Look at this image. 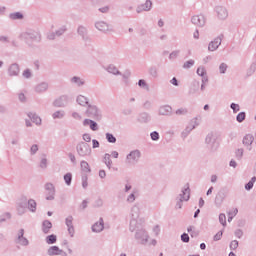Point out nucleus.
Wrapping results in <instances>:
<instances>
[{"instance_id":"1","label":"nucleus","mask_w":256,"mask_h":256,"mask_svg":"<svg viewBox=\"0 0 256 256\" xmlns=\"http://www.w3.org/2000/svg\"><path fill=\"white\" fill-rule=\"evenodd\" d=\"M20 37L28 45H31V43H41V32L37 30H28L23 32Z\"/></svg>"},{"instance_id":"2","label":"nucleus","mask_w":256,"mask_h":256,"mask_svg":"<svg viewBox=\"0 0 256 256\" xmlns=\"http://www.w3.org/2000/svg\"><path fill=\"white\" fill-rule=\"evenodd\" d=\"M191 198V189L189 188V183H187L182 189L179 197L176 198L175 209H183V201H188Z\"/></svg>"},{"instance_id":"3","label":"nucleus","mask_w":256,"mask_h":256,"mask_svg":"<svg viewBox=\"0 0 256 256\" xmlns=\"http://www.w3.org/2000/svg\"><path fill=\"white\" fill-rule=\"evenodd\" d=\"M86 116L94 121H101L103 119V112L97 107V105L89 104L86 109Z\"/></svg>"},{"instance_id":"4","label":"nucleus","mask_w":256,"mask_h":256,"mask_svg":"<svg viewBox=\"0 0 256 256\" xmlns=\"http://www.w3.org/2000/svg\"><path fill=\"white\" fill-rule=\"evenodd\" d=\"M76 153L79 157H91V145H89L87 142H79L76 145Z\"/></svg>"},{"instance_id":"5","label":"nucleus","mask_w":256,"mask_h":256,"mask_svg":"<svg viewBox=\"0 0 256 256\" xmlns=\"http://www.w3.org/2000/svg\"><path fill=\"white\" fill-rule=\"evenodd\" d=\"M139 159H141V151L140 150H132L126 156V165H137L139 163Z\"/></svg>"},{"instance_id":"6","label":"nucleus","mask_w":256,"mask_h":256,"mask_svg":"<svg viewBox=\"0 0 256 256\" xmlns=\"http://www.w3.org/2000/svg\"><path fill=\"white\" fill-rule=\"evenodd\" d=\"M135 239L140 243V245H145L149 242V233L145 229L141 228L136 230Z\"/></svg>"},{"instance_id":"7","label":"nucleus","mask_w":256,"mask_h":256,"mask_svg":"<svg viewBox=\"0 0 256 256\" xmlns=\"http://www.w3.org/2000/svg\"><path fill=\"white\" fill-rule=\"evenodd\" d=\"M44 189L46 191V201H55V193H57L55 185L51 182H47L44 185Z\"/></svg>"},{"instance_id":"8","label":"nucleus","mask_w":256,"mask_h":256,"mask_svg":"<svg viewBox=\"0 0 256 256\" xmlns=\"http://www.w3.org/2000/svg\"><path fill=\"white\" fill-rule=\"evenodd\" d=\"M205 143L210 151H217V149H219V143H217V138H215L213 133H209L206 136Z\"/></svg>"},{"instance_id":"9","label":"nucleus","mask_w":256,"mask_h":256,"mask_svg":"<svg viewBox=\"0 0 256 256\" xmlns=\"http://www.w3.org/2000/svg\"><path fill=\"white\" fill-rule=\"evenodd\" d=\"M228 193H229V190L227 188L220 189L216 194V197L214 200L215 205H217L218 207L221 206L223 204V201H225Z\"/></svg>"},{"instance_id":"10","label":"nucleus","mask_w":256,"mask_h":256,"mask_svg":"<svg viewBox=\"0 0 256 256\" xmlns=\"http://www.w3.org/2000/svg\"><path fill=\"white\" fill-rule=\"evenodd\" d=\"M223 37V34H221L218 37H216L213 41H211L208 45V51H217V49H219V46H221Z\"/></svg>"},{"instance_id":"11","label":"nucleus","mask_w":256,"mask_h":256,"mask_svg":"<svg viewBox=\"0 0 256 256\" xmlns=\"http://www.w3.org/2000/svg\"><path fill=\"white\" fill-rule=\"evenodd\" d=\"M68 103H69V96L62 95L56 100H54L53 105L54 107H67Z\"/></svg>"},{"instance_id":"12","label":"nucleus","mask_w":256,"mask_h":256,"mask_svg":"<svg viewBox=\"0 0 256 256\" xmlns=\"http://www.w3.org/2000/svg\"><path fill=\"white\" fill-rule=\"evenodd\" d=\"M191 22L193 23V25H196L197 27H205L206 19L205 16H203L202 14L194 15L191 18Z\"/></svg>"},{"instance_id":"13","label":"nucleus","mask_w":256,"mask_h":256,"mask_svg":"<svg viewBox=\"0 0 256 256\" xmlns=\"http://www.w3.org/2000/svg\"><path fill=\"white\" fill-rule=\"evenodd\" d=\"M153 9V2L151 0H146L144 4H140L136 8V13H143V11H151Z\"/></svg>"},{"instance_id":"14","label":"nucleus","mask_w":256,"mask_h":256,"mask_svg":"<svg viewBox=\"0 0 256 256\" xmlns=\"http://www.w3.org/2000/svg\"><path fill=\"white\" fill-rule=\"evenodd\" d=\"M77 33L80 37H82V41H90L91 38L89 37L87 27L80 25L77 28Z\"/></svg>"},{"instance_id":"15","label":"nucleus","mask_w":256,"mask_h":256,"mask_svg":"<svg viewBox=\"0 0 256 256\" xmlns=\"http://www.w3.org/2000/svg\"><path fill=\"white\" fill-rule=\"evenodd\" d=\"M95 27H96V29H98V31H102V33H107L108 31H112L111 25H109L105 21L96 22Z\"/></svg>"},{"instance_id":"16","label":"nucleus","mask_w":256,"mask_h":256,"mask_svg":"<svg viewBox=\"0 0 256 256\" xmlns=\"http://www.w3.org/2000/svg\"><path fill=\"white\" fill-rule=\"evenodd\" d=\"M255 141V137L252 134H246L243 137L242 143L243 145L248 149V151H251L253 145V142Z\"/></svg>"},{"instance_id":"17","label":"nucleus","mask_w":256,"mask_h":256,"mask_svg":"<svg viewBox=\"0 0 256 256\" xmlns=\"http://www.w3.org/2000/svg\"><path fill=\"white\" fill-rule=\"evenodd\" d=\"M23 235H25V230L20 229L16 243H18V245H22L23 247H27V245H29V240L25 238Z\"/></svg>"},{"instance_id":"18","label":"nucleus","mask_w":256,"mask_h":256,"mask_svg":"<svg viewBox=\"0 0 256 256\" xmlns=\"http://www.w3.org/2000/svg\"><path fill=\"white\" fill-rule=\"evenodd\" d=\"M215 11H216L219 19L225 20V19H227V17H229V12H227V8H225L223 6H217L215 8Z\"/></svg>"},{"instance_id":"19","label":"nucleus","mask_w":256,"mask_h":256,"mask_svg":"<svg viewBox=\"0 0 256 256\" xmlns=\"http://www.w3.org/2000/svg\"><path fill=\"white\" fill-rule=\"evenodd\" d=\"M21 69L19 68V64L13 63L8 68V75L10 77H17L20 73Z\"/></svg>"},{"instance_id":"20","label":"nucleus","mask_w":256,"mask_h":256,"mask_svg":"<svg viewBox=\"0 0 256 256\" xmlns=\"http://www.w3.org/2000/svg\"><path fill=\"white\" fill-rule=\"evenodd\" d=\"M173 113V108L169 105L160 106L158 115L169 117Z\"/></svg>"},{"instance_id":"21","label":"nucleus","mask_w":256,"mask_h":256,"mask_svg":"<svg viewBox=\"0 0 256 256\" xmlns=\"http://www.w3.org/2000/svg\"><path fill=\"white\" fill-rule=\"evenodd\" d=\"M66 226L68 227V233L70 237L75 236V227L73 226V216H68L65 219Z\"/></svg>"},{"instance_id":"22","label":"nucleus","mask_w":256,"mask_h":256,"mask_svg":"<svg viewBox=\"0 0 256 256\" xmlns=\"http://www.w3.org/2000/svg\"><path fill=\"white\" fill-rule=\"evenodd\" d=\"M105 229V222L103 218H100L98 222L94 223L92 226L93 233H101Z\"/></svg>"},{"instance_id":"23","label":"nucleus","mask_w":256,"mask_h":256,"mask_svg":"<svg viewBox=\"0 0 256 256\" xmlns=\"http://www.w3.org/2000/svg\"><path fill=\"white\" fill-rule=\"evenodd\" d=\"M83 125H84V127H87L89 125L91 131H99V124H97V122H95V120L85 119L83 121Z\"/></svg>"},{"instance_id":"24","label":"nucleus","mask_w":256,"mask_h":256,"mask_svg":"<svg viewBox=\"0 0 256 256\" xmlns=\"http://www.w3.org/2000/svg\"><path fill=\"white\" fill-rule=\"evenodd\" d=\"M138 123H149L151 121V115L147 112H142L137 117Z\"/></svg>"},{"instance_id":"25","label":"nucleus","mask_w":256,"mask_h":256,"mask_svg":"<svg viewBox=\"0 0 256 256\" xmlns=\"http://www.w3.org/2000/svg\"><path fill=\"white\" fill-rule=\"evenodd\" d=\"M49 89V83L41 82L35 86L36 93H45Z\"/></svg>"},{"instance_id":"26","label":"nucleus","mask_w":256,"mask_h":256,"mask_svg":"<svg viewBox=\"0 0 256 256\" xmlns=\"http://www.w3.org/2000/svg\"><path fill=\"white\" fill-rule=\"evenodd\" d=\"M18 215H25L27 211V200H22L18 203L17 206Z\"/></svg>"},{"instance_id":"27","label":"nucleus","mask_w":256,"mask_h":256,"mask_svg":"<svg viewBox=\"0 0 256 256\" xmlns=\"http://www.w3.org/2000/svg\"><path fill=\"white\" fill-rule=\"evenodd\" d=\"M51 229H53V223L49 220H44L42 222V232L47 235L50 233Z\"/></svg>"},{"instance_id":"28","label":"nucleus","mask_w":256,"mask_h":256,"mask_svg":"<svg viewBox=\"0 0 256 256\" xmlns=\"http://www.w3.org/2000/svg\"><path fill=\"white\" fill-rule=\"evenodd\" d=\"M200 83L197 80H194L191 83L190 89H189V94L190 95H195V93H199V87H200Z\"/></svg>"},{"instance_id":"29","label":"nucleus","mask_w":256,"mask_h":256,"mask_svg":"<svg viewBox=\"0 0 256 256\" xmlns=\"http://www.w3.org/2000/svg\"><path fill=\"white\" fill-rule=\"evenodd\" d=\"M9 19L12 21H21L25 19V16L21 12H14L9 14Z\"/></svg>"},{"instance_id":"30","label":"nucleus","mask_w":256,"mask_h":256,"mask_svg":"<svg viewBox=\"0 0 256 256\" xmlns=\"http://www.w3.org/2000/svg\"><path fill=\"white\" fill-rule=\"evenodd\" d=\"M29 119H31L32 123L35 125H41V117H39L36 113L30 112L27 114Z\"/></svg>"},{"instance_id":"31","label":"nucleus","mask_w":256,"mask_h":256,"mask_svg":"<svg viewBox=\"0 0 256 256\" xmlns=\"http://www.w3.org/2000/svg\"><path fill=\"white\" fill-rule=\"evenodd\" d=\"M78 105H81V107H86V105H90L89 104V98L83 96V95H79L76 99Z\"/></svg>"},{"instance_id":"32","label":"nucleus","mask_w":256,"mask_h":256,"mask_svg":"<svg viewBox=\"0 0 256 256\" xmlns=\"http://www.w3.org/2000/svg\"><path fill=\"white\" fill-rule=\"evenodd\" d=\"M47 253L50 256L61 255L63 253V250L59 249L58 246H51L48 249Z\"/></svg>"},{"instance_id":"33","label":"nucleus","mask_w":256,"mask_h":256,"mask_svg":"<svg viewBox=\"0 0 256 256\" xmlns=\"http://www.w3.org/2000/svg\"><path fill=\"white\" fill-rule=\"evenodd\" d=\"M70 82L76 85L77 87H83L85 85V81L81 79L79 76H74L70 79Z\"/></svg>"},{"instance_id":"34","label":"nucleus","mask_w":256,"mask_h":256,"mask_svg":"<svg viewBox=\"0 0 256 256\" xmlns=\"http://www.w3.org/2000/svg\"><path fill=\"white\" fill-rule=\"evenodd\" d=\"M106 71L108 73H111L112 75H121V71H119V69H117V66H115L114 64H110L106 67Z\"/></svg>"},{"instance_id":"35","label":"nucleus","mask_w":256,"mask_h":256,"mask_svg":"<svg viewBox=\"0 0 256 256\" xmlns=\"http://www.w3.org/2000/svg\"><path fill=\"white\" fill-rule=\"evenodd\" d=\"M27 207L31 213H35L37 211V202L34 199H29L27 201Z\"/></svg>"},{"instance_id":"36","label":"nucleus","mask_w":256,"mask_h":256,"mask_svg":"<svg viewBox=\"0 0 256 256\" xmlns=\"http://www.w3.org/2000/svg\"><path fill=\"white\" fill-rule=\"evenodd\" d=\"M139 213H140L139 206L138 205H134L131 208V212H130L131 219H139Z\"/></svg>"},{"instance_id":"37","label":"nucleus","mask_w":256,"mask_h":256,"mask_svg":"<svg viewBox=\"0 0 256 256\" xmlns=\"http://www.w3.org/2000/svg\"><path fill=\"white\" fill-rule=\"evenodd\" d=\"M80 167L84 173H91V167L89 166V163L85 160H82L80 162Z\"/></svg>"},{"instance_id":"38","label":"nucleus","mask_w":256,"mask_h":256,"mask_svg":"<svg viewBox=\"0 0 256 256\" xmlns=\"http://www.w3.org/2000/svg\"><path fill=\"white\" fill-rule=\"evenodd\" d=\"M130 231L133 233L134 231H137L139 229V224H137V218H131L130 220Z\"/></svg>"},{"instance_id":"39","label":"nucleus","mask_w":256,"mask_h":256,"mask_svg":"<svg viewBox=\"0 0 256 256\" xmlns=\"http://www.w3.org/2000/svg\"><path fill=\"white\" fill-rule=\"evenodd\" d=\"M104 163L108 167V169H111V166L113 165V161L111 160V154L106 153L104 155Z\"/></svg>"},{"instance_id":"40","label":"nucleus","mask_w":256,"mask_h":256,"mask_svg":"<svg viewBox=\"0 0 256 256\" xmlns=\"http://www.w3.org/2000/svg\"><path fill=\"white\" fill-rule=\"evenodd\" d=\"M46 243L48 245H54V243H57V235L51 234L46 237Z\"/></svg>"},{"instance_id":"41","label":"nucleus","mask_w":256,"mask_h":256,"mask_svg":"<svg viewBox=\"0 0 256 256\" xmlns=\"http://www.w3.org/2000/svg\"><path fill=\"white\" fill-rule=\"evenodd\" d=\"M148 73L149 75H151V77H153V79H157V77L159 76V72L156 66L150 67Z\"/></svg>"},{"instance_id":"42","label":"nucleus","mask_w":256,"mask_h":256,"mask_svg":"<svg viewBox=\"0 0 256 256\" xmlns=\"http://www.w3.org/2000/svg\"><path fill=\"white\" fill-rule=\"evenodd\" d=\"M195 129V126H192V127H186L185 130L182 131L181 133V137L182 139H187V137H189V133H191V131Z\"/></svg>"},{"instance_id":"43","label":"nucleus","mask_w":256,"mask_h":256,"mask_svg":"<svg viewBox=\"0 0 256 256\" xmlns=\"http://www.w3.org/2000/svg\"><path fill=\"white\" fill-rule=\"evenodd\" d=\"M64 181L66 183V185L71 186V183L73 181V174H71V172H68L64 175Z\"/></svg>"},{"instance_id":"44","label":"nucleus","mask_w":256,"mask_h":256,"mask_svg":"<svg viewBox=\"0 0 256 256\" xmlns=\"http://www.w3.org/2000/svg\"><path fill=\"white\" fill-rule=\"evenodd\" d=\"M53 119H63L65 117V111L58 110L52 114Z\"/></svg>"},{"instance_id":"45","label":"nucleus","mask_w":256,"mask_h":256,"mask_svg":"<svg viewBox=\"0 0 256 256\" xmlns=\"http://www.w3.org/2000/svg\"><path fill=\"white\" fill-rule=\"evenodd\" d=\"M255 181H256V177L253 176L251 178V180L245 184V189L246 191H251V189H253V185H255Z\"/></svg>"},{"instance_id":"46","label":"nucleus","mask_w":256,"mask_h":256,"mask_svg":"<svg viewBox=\"0 0 256 256\" xmlns=\"http://www.w3.org/2000/svg\"><path fill=\"white\" fill-rule=\"evenodd\" d=\"M66 32H67V26H62L55 31V35L56 37H61L62 35H65Z\"/></svg>"},{"instance_id":"47","label":"nucleus","mask_w":256,"mask_h":256,"mask_svg":"<svg viewBox=\"0 0 256 256\" xmlns=\"http://www.w3.org/2000/svg\"><path fill=\"white\" fill-rule=\"evenodd\" d=\"M246 117H247V114H246L245 112H240V113H238V115L236 116V121H237L238 123H243V121H245Z\"/></svg>"},{"instance_id":"48","label":"nucleus","mask_w":256,"mask_h":256,"mask_svg":"<svg viewBox=\"0 0 256 256\" xmlns=\"http://www.w3.org/2000/svg\"><path fill=\"white\" fill-rule=\"evenodd\" d=\"M106 140L108 141V143H117V138L109 132L106 133Z\"/></svg>"},{"instance_id":"49","label":"nucleus","mask_w":256,"mask_h":256,"mask_svg":"<svg viewBox=\"0 0 256 256\" xmlns=\"http://www.w3.org/2000/svg\"><path fill=\"white\" fill-rule=\"evenodd\" d=\"M22 77H24V79H31L33 72H31V69H25L22 73Z\"/></svg>"},{"instance_id":"50","label":"nucleus","mask_w":256,"mask_h":256,"mask_svg":"<svg viewBox=\"0 0 256 256\" xmlns=\"http://www.w3.org/2000/svg\"><path fill=\"white\" fill-rule=\"evenodd\" d=\"M195 65V60L190 59L183 64V69H191Z\"/></svg>"},{"instance_id":"51","label":"nucleus","mask_w":256,"mask_h":256,"mask_svg":"<svg viewBox=\"0 0 256 256\" xmlns=\"http://www.w3.org/2000/svg\"><path fill=\"white\" fill-rule=\"evenodd\" d=\"M196 73L200 77H205V75H207V71L205 70V67H203V66L198 67Z\"/></svg>"},{"instance_id":"52","label":"nucleus","mask_w":256,"mask_h":256,"mask_svg":"<svg viewBox=\"0 0 256 256\" xmlns=\"http://www.w3.org/2000/svg\"><path fill=\"white\" fill-rule=\"evenodd\" d=\"M239 213V210L235 208L233 212L228 213V222L231 223L233 221V217Z\"/></svg>"},{"instance_id":"53","label":"nucleus","mask_w":256,"mask_h":256,"mask_svg":"<svg viewBox=\"0 0 256 256\" xmlns=\"http://www.w3.org/2000/svg\"><path fill=\"white\" fill-rule=\"evenodd\" d=\"M219 222L221 223V225H223V227L227 226V217L225 216V214L221 213L219 215Z\"/></svg>"},{"instance_id":"54","label":"nucleus","mask_w":256,"mask_h":256,"mask_svg":"<svg viewBox=\"0 0 256 256\" xmlns=\"http://www.w3.org/2000/svg\"><path fill=\"white\" fill-rule=\"evenodd\" d=\"M230 108L232 109L233 113H239V111H241V107L236 103H231Z\"/></svg>"},{"instance_id":"55","label":"nucleus","mask_w":256,"mask_h":256,"mask_svg":"<svg viewBox=\"0 0 256 256\" xmlns=\"http://www.w3.org/2000/svg\"><path fill=\"white\" fill-rule=\"evenodd\" d=\"M243 153H244V150L242 148H239L236 150L235 155L238 161H241V159L243 158Z\"/></svg>"},{"instance_id":"56","label":"nucleus","mask_w":256,"mask_h":256,"mask_svg":"<svg viewBox=\"0 0 256 256\" xmlns=\"http://www.w3.org/2000/svg\"><path fill=\"white\" fill-rule=\"evenodd\" d=\"M87 181H88L87 174H83L82 175V187H83V189H87V187L89 185V183Z\"/></svg>"},{"instance_id":"57","label":"nucleus","mask_w":256,"mask_h":256,"mask_svg":"<svg viewBox=\"0 0 256 256\" xmlns=\"http://www.w3.org/2000/svg\"><path fill=\"white\" fill-rule=\"evenodd\" d=\"M228 67L229 66H227V64L221 63L219 66V73H221L222 75L225 74L227 72Z\"/></svg>"},{"instance_id":"58","label":"nucleus","mask_w":256,"mask_h":256,"mask_svg":"<svg viewBox=\"0 0 256 256\" xmlns=\"http://www.w3.org/2000/svg\"><path fill=\"white\" fill-rule=\"evenodd\" d=\"M180 50H174L170 53L169 59H177L179 57Z\"/></svg>"},{"instance_id":"59","label":"nucleus","mask_w":256,"mask_h":256,"mask_svg":"<svg viewBox=\"0 0 256 256\" xmlns=\"http://www.w3.org/2000/svg\"><path fill=\"white\" fill-rule=\"evenodd\" d=\"M39 151V146L37 144H33L30 148V155H35Z\"/></svg>"},{"instance_id":"60","label":"nucleus","mask_w":256,"mask_h":256,"mask_svg":"<svg viewBox=\"0 0 256 256\" xmlns=\"http://www.w3.org/2000/svg\"><path fill=\"white\" fill-rule=\"evenodd\" d=\"M150 137L152 141H159V132L153 131L152 133H150Z\"/></svg>"},{"instance_id":"61","label":"nucleus","mask_w":256,"mask_h":256,"mask_svg":"<svg viewBox=\"0 0 256 256\" xmlns=\"http://www.w3.org/2000/svg\"><path fill=\"white\" fill-rule=\"evenodd\" d=\"M237 247H239V241L233 240V241L230 243V249H231L232 251H235V249H237Z\"/></svg>"},{"instance_id":"62","label":"nucleus","mask_w":256,"mask_h":256,"mask_svg":"<svg viewBox=\"0 0 256 256\" xmlns=\"http://www.w3.org/2000/svg\"><path fill=\"white\" fill-rule=\"evenodd\" d=\"M181 241H182L183 243H189V241H190L189 234L183 233V234L181 235Z\"/></svg>"},{"instance_id":"63","label":"nucleus","mask_w":256,"mask_h":256,"mask_svg":"<svg viewBox=\"0 0 256 256\" xmlns=\"http://www.w3.org/2000/svg\"><path fill=\"white\" fill-rule=\"evenodd\" d=\"M256 71V64H251L250 68L248 69L247 75H253Z\"/></svg>"},{"instance_id":"64","label":"nucleus","mask_w":256,"mask_h":256,"mask_svg":"<svg viewBox=\"0 0 256 256\" xmlns=\"http://www.w3.org/2000/svg\"><path fill=\"white\" fill-rule=\"evenodd\" d=\"M138 87H141L142 89H145V87H147V82L143 79H140L138 81Z\"/></svg>"}]
</instances>
